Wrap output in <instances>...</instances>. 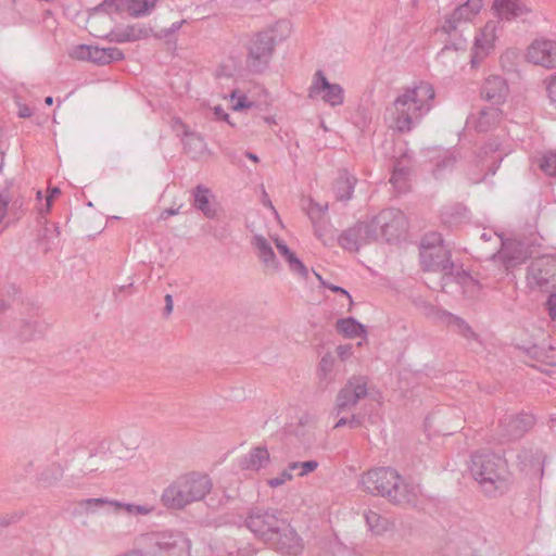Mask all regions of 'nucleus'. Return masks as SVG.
Instances as JSON below:
<instances>
[{
  "label": "nucleus",
  "instance_id": "nucleus-1",
  "mask_svg": "<svg viewBox=\"0 0 556 556\" xmlns=\"http://www.w3.org/2000/svg\"><path fill=\"white\" fill-rule=\"evenodd\" d=\"M435 91L431 84L418 81L402 89L389 109L390 128L410 132L434 105Z\"/></svg>",
  "mask_w": 556,
  "mask_h": 556
},
{
  "label": "nucleus",
  "instance_id": "nucleus-2",
  "mask_svg": "<svg viewBox=\"0 0 556 556\" xmlns=\"http://www.w3.org/2000/svg\"><path fill=\"white\" fill-rule=\"evenodd\" d=\"M361 483L366 492L388 497L393 504L415 507L419 503V485L406 482L393 468L370 469L362 475Z\"/></svg>",
  "mask_w": 556,
  "mask_h": 556
},
{
  "label": "nucleus",
  "instance_id": "nucleus-3",
  "mask_svg": "<svg viewBox=\"0 0 556 556\" xmlns=\"http://www.w3.org/2000/svg\"><path fill=\"white\" fill-rule=\"evenodd\" d=\"M292 33L288 20H279L260 31L252 34L245 43V66L252 74L265 73L274 59L276 47Z\"/></svg>",
  "mask_w": 556,
  "mask_h": 556
},
{
  "label": "nucleus",
  "instance_id": "nucleus-4",
  "mask_svg": "<svg viewBox=\"0 0 556 556\" xmlns=\"http://www.w3.org/2000/svg\"><path fill=\"white\" fill-rule=\"evenodd\" d=\"M420 262L426 270L441 271L442 290L451 281L459 285L470 279V276L451 261V251L444 244L442 236L438 232L427 233L420 243Z\"/></svg>",
  "mask_w": 556,
  "mask_h": 556
},
{
  "label": "nucleus",
  "instance_id": "nucleus-5",
  "mask_svg": "<svg viewBox=\"0 0 556 556\" xmlns=\"http://www.w3.org/2000/svg\"><path fill=\"white\" fill-rule=\"evenodd\" d=\"M212 486V480L207 475L191 471L172 481L163 490L160 500L167 509L180 510L202 501L211 492Z\"/></svg>",
  "mask_w": 556,
  "mask_h": 556
},
{
  "label": "nucleus",
  "instance_id": "nucleus-6",
  "mask_svg": "<svg viewBox=\"0 0 556 556\" xmlns=\"http://www.w3.org/2000/svg\"><path fill=\"white\" fill-rule=\"evenodd\" d=\"M470 472L488 496L505 493L509 486L506 460L498 454L482 451L471 456Z\"/></svg>",
  "mask_w": 556,
  "mask_h": 556
},
{
  "label": "nucleus",
  "instance_id": "nucleus-7",
  "mask_svg": "<svg viewBox=\"0 0 556 556\" xmlns=\"http://www.w3.org/2000/svg\"><path fill=\"white\" fill-rule=\"evenodd\" d=\"M482 8L483 0H466L444 17L440 30L447 35L448 39L441 49L440 55L450 50L459 51L466 49L467 39L464 37V31L477 17Z\"/></svg>",
  "mask_w": 556,
  "mask_h": 556
},
{
  "label": "nucleus",
  "instance_id": "nucleus-8",
  "mask_svg": "<svg viewBox=\"0 0 556 556\" xmlns=\"http://www.w3.org/2000/svg\"><path fill=\"white\" fill-rule=\"evenodd\" d=\"M527 286L531 290L547 291L556 287V256L542 255L533 260L527 270Z\"/></svg>",
  "mask_w": 556,
  "mask_h": 556
},
{
  "label": "nucleus",
  "instance_id": "nucleus-9",
  "mask_svg": "<svg viewBox=\"0 0 556 556\" xmlns=\"http://www.w3.org/2000/svg\"><path fill=\"white\" fill-rule=\"evenodd\" d=\"M370 228L378 232V239L392 242L405 232L407 222L404 213L394 207L382 210L369 222Z\"/></svg>",
  "mask_w": 556,
  "mask_h": 556
},
{
  "label": "nucleus",
  "instance_id": "nucleus-10",
  "mask_svg": "<svg viewBox=\"0 0 556 556\" xmlns=\"http://www.w3.org/2000/svg\"><path fill=\"white\" fill-rule=\"evenodd\" d=\"M308 98L319 99L330 108H338L344 103L345 91L340 84L330 83L325 73L318 70L308 87Z\"/></svg>",
  "mask_w": 556,
  "mask_h": 556
},
{
  "label": "nucleus",
  "instance_id": "nucleus-11",
  "mask_svg": "<svg viewBox=\"0 0 556 556\" xmlns=\"http://www.w3.org/2000/svg\"><path fill=\"white\" fill-rule=\"evenodd\" d=\"M282 521L283 519L278 518L274 510L254 508L247 517L245 526L255 536L266 543L270 535H276Z\"/></svg>",
  "mask_w": 556,
  "mask_h": 556
},
{
  "label": "nucleus",
  "instance_id": "nucleus-12",
  "mask_svg": "<svg viewBox=\"0 0 556 556\" xmlns=\"http://www.w3.org/2000/svg\"><path fill=\"white\" fill-rule=\"evenodd\" d=\"M368 394V378L365 376H352L338 392L334 409L337 414L354 407Z\"/></svg>",
  "mask_w": 556,
  "mask_h": 556
},
{
  "label": "nucleus",
  "instance_id": "nucleus-13",
  "mask_svg": "<svg viewBox=\"0 0 556 556\" xmlns=\"http://www.w3.org/2000/svg\"><path fill=\"white\" fill-rule=\"evenodd\" d=\"M170 127L177 137L180 138L184 152L192 160H199L208 153L204 138L197 131L190 129L179 117H173Z\"/></svg>",
  "mask_w": 556,
  "mask_h": 556
},
{
  "label": "nucleus",
  "instance_id": "nucleus-14",
  "mask_svg": "<svg viewBox=\"0 0 556 556\" xmlns=\"http://www.w3.org/2000/svg\"><path fill=\"white\" fill-rule=\"evenodd\" d=\"M378 240V232L368 223H358L344 230L338 238L339 245L350 252H356L362 247Z\"/></svg>",
  "mask_w": 556,
  "mask_h": 556
},
{
  "label": "nucleus",
  "instance_id": "nucleus-15",
  "mask_svg": "<svg viewBox=\"0 0 556 556\" xmlns=\"http://www.w3.org/2000/svg\"><path fill=\"white\" fill-rule=\"evenodd\" d=\"M528 62L552 70L556 68V40L535 39L527 49Z\"/></svg>",
  "mask_w": 556,
  "mask_h": 556
},
{
  "label": "nucleus",
  "instance_id": "nucleus-16",
  "mask_svg": "<svg viewBox=\"0 0 556 556\" xmlns=\"http://www.w3.org/2000/svg\"><path fill=\"white\" fill-rule=\"evenodd\" d=\"M500 28L498 21H489L476 36L470 60L472 67L477 66L493 49Z\"/></svg>",
  "mask_w": 556,
  "mask_h": 556
},
{
  "label": "nucleus",
  "instance_id": "nucleus-17",
  "mask_svg": "<svg viewBox=\"0 0 556 556\" xmlns=\"http://www.w3.org/2000/svg\"><path fill=\"white\" fill-rule=\"evenodd\" d=\"M266 544L273 549L289 555H298L303 549L301 538L286 520L279 526L276 535H270Z\"/></svg>",
  "mask_w": 556,
  "mask_h": 556
},
{
  "label": "nucleus",
  "instance_id": "nucleus-18",
  "mask_svg": "<svg viewBox=\"0 0 556 556\" xmlns=\"http://www.w3.org/2000/svg\"><path fill=\"white\" fill-rule=\"evenodd\" d=\"M529 256L528 247L518 240H504L501 249L492 254V260L501 262L506 269L522 264Z\"/></svg>",
  "mask_w": 556,
  "mask_h": 556
},
{
  "label": "nucleus",
  "instance_id": "nucleus-19",
  "mask_svg": "<svg viewBox=\"0 0 556 556\" xmlns=\"http://www.w3.org/2000/svg\"><path fill=\"white\" fill-rule=\"evenodd\" d=\"M533 425L534 417L528 413L505 416L500 424L507 441L521 438Z\"/></svg>",
  "mask_w": 556,
  "mask_h": 556
},
{
  "label": "nucleus",
  "instance_id": "nucleus-20",
  "mask_svg": "<svg viewBox=\"0 0 556 556\" xmlns=\"http://www.w3.org/2000/svg\"><path fill=\"white\" fill-rule=\"evenodd\" d=\"M481 96L492 105L498 106L505 102L508 96V85L501 76H489L482 85Z\"/></svg>",
  "mask_w": 556,
  "mask_h": 556
},
{
  "label": "nucleus",
  "instance_id": "nucleus-21",
  "mask_svg": "<svg viewBox=\"0 0 556 556\" xmlns=\"http://www.w3.org/2000/svg\"><path fill=\"white\" fill-rule=\"evenodd\" d=\"M502 117V111L498 106H486L479 111L478 115H470L467 119L469 125H472L476 130L484 132L493 128Z\"/></svg>",
  "mask_w": 556,
  "mask_h": 556
},
{
  "label": "nucleus",
  "instance_id": "nucleus-22",
  "mask_svg": "<svg viewBox=\"0 0 556 556\" xmlns=\"http://www.w3.org/2000/svg\"><path fill=\"white\" fill-rule=\"evenodd\" d=\"M149 36V29L140 24L121 26L112 29L105 38L111 42L125 43L137 41Z\"/></svg>",
  "mask_w": 556,
  "mask_h": 556
},
{
  "label": "nucleus",
  "instance_id": "nucleus-23",
  "mask_svg": "<svg viewBox=\"0 0 556 556\" xmlns=\"http://www.w3.org/2000/svg\"><path fill=\"white\" fill-rule=\"evenodd\" d=\"M269 452L264 446H256L239 460L242 470L258 471L269 463Z\"/></svg>",
  "mask_w": 556,
  "mask_h": 556
},
{
  "label": "nucleus",
  "instance_id": "nucleus-24",
  "mask_svg": "<svg viewBox=\"0 0 556 556\" xmlns=\"http://www.w3.org/2000/svg\"><path fill=\"white\" fill-rule=\"evenodd\" d=\"M193 207L201 211L203 215L210 219L217 216V210L211 204L213 198L211 190L204 185H198L192 190Z\"/></svg>",
  "mask_w": 556,
  "mask_h": 556
},
{
  "label": "nucleus",
  "instance_id": "nucleus-25",
  "mask_svg": "<svg viewBox=\"0 0 556 556\" xmlns=\"http://www.w3.org/2000/svg\"><path fill=\"white\" fill-rule=\"evenodd\" d=\"M493 9L501 20H513L528 13L521 0H494Z\"/></svg>",
  "mask_w": 556,
  "mask_h": 556
},
{
  "label": "nucleus",
  "instance_id": "nucleus-26",
  "mask_svg": "<svg viewBox=\"0 0 556 556\" xmlns=\"http://www.w3.org/2000/svg\"><path fill=\"white\" fill-rule=\"evenodd\" d=\"M440 320L445 323L448 327H453L455 331H457L460 336H463L468 341L478 340V334L472 330V328L468 325L466 320L463 318L453 315L446 311H440L438 314Z\"/></svg>",
  "mask_w": 556,
  "mask_h": 556
},
{
  "label": "nucleus",
  "instance_id": "nucleus-27",
  "mask_svg": "<svg viewBox=\"0 0 556 556\" xmlns=\"http://www.w3.org/2000/svg\"><path fill=\"white\" fill-rule=\"evenodd\" d=\"M252 244L256 248L257 255L264 265L273 270H277L279 263L269 241L261 235H255Z\"/></svg>",
  "mask_w": 556,
  "mask_h": 556
},
{
  "label": "nucleus",
  "instance_id": "nucleus-28",
  "mask_svg": "<svg viewBox=\"0 0 556 556\" xmlns=\"http://www.w3.org/2000/svg\"><path fill=\"white\" fill-rule=\"evenodd\" d=\"M357 182V179L354 175L350 174L348 170H341L339 177L334 184V193L336 198L339 201H349L352 199L354 193V188Z\"/></svg>",
  "mask_w": 556,
  "mask_h": 556
},
{
  "label": "nucleus",
  "instance_id": "nucleus-29",
  "mask_svg": "<svg viewBox=\"0 0 556 556\" xmlns=\"http://www.w3.org/2000/svg\"><path fill=\"white\" fill-rule=\"evenodd\" d=\"M124 58V52L118 48L91 46V62L97 65H106L115 61H121Z\"/></svg>",
  "mask_w": 556,
  "mask_h": 556
},
{
  "label": "nucleus",
  "instance_id": "nucleus-30",
  "mask_svg": "<svg viewBox=\"0 0 556 556\" xmlns=\"http://www.w3.org/2000/svg\"><path fill=\"white\" fill-rule=\"evenodd\" d=\"M336 328L340 333L349 339L362 337L366 340L367 338V330L365 326L353 317L338 319Z\"/></svg>",
  "mask_w": 556,
  "mask_h": 556
},
{
  "label": "nucleus",
  "instance_id": "nucleus-31",
  "mask_svg": "<svg viewBox=\"0 0 556 556\" xmlns=\"http://www.w3.org/2000/svg\"><path fill=\"white\" fill-rule=\"evenodd\" d=\"M178 539H181V534L173 531L154 532L149 535L150 542L161 551H167L176 546Z\"/></svg>",
  "mask_w": 556,
  "mask_h": 556
},
{
  "label": "nucleus",
  "instance_id": "nucleus-32",
  "mask_svg": "<svg viewBox=\"0 0 556 556\" xmlns=\"http://www.w3.org/2000/svg\"><path fill=\"white\" fill-rule=\"evenodd\" d=\"M336 357L327 353L325 354L318 365V377L321 382L329 384L336 380L334 374Z\"/></svg>",
  "mask_w": 556,
  "mask_h": 556
},
{
  "label": "nucleus",
  "instance_id": "nucleus-33",
  "mask_svg": "<svg viewBox=\"0 0 556 556\" xmlns=\"http://www.w3.org/2000/svg\"><path fill=\"white\" fill-rule=\"evenodd\" d=\"M48 329V324L42 320L25 321L20 330V336L23 340L29 341L40 338Z\"/></svg>",
  "mask_w": 556,
  "mask_h": 556
},
{
  "label": "nucleus",
  "instance_id": "nucleus-34",
  "mask_svg": "<svg viewBox=\"0 0 556 556\" xmlns=\"http://www.w3.org/2000/svg\"><path fill=\"white\" fill-rule=\"evenodd\" d=\"M156 0H121L122 5L135 17L149 14Z\"/></svg>",
  "mask_w": 556,
  "mask_h": 556
},
{
  "label": "nucleus",
  "instance_id": "nucleus-35",
  "mask_svg": "<svg viewBox=\"0 0 556 556\" xmlns=\"http://www.w3.org/2000/svg\"><path fill=\"white\" fill-rule=\"evenodd\" d=\"M364 518L369 530L375 534H382L389 529V520L371 509L364 511Z\"/></svg>",
  "mask_w": 556,
  "mask_h": 556
},
{
  "label": "nucleus",
  "instance_id": "nucleus-36",
  "mask_svg": "<svg viewBox=\"0 0 556 556\" xmlns=\"http://www.w3.org/2000/svg\"><path fill=\"white\" fill-rule=\"evenodd\" d=\"M536 164L539 168L546 175V176H555L556 175V152L553 151H546L542 153L536 159Z\"/></svg>",
  "mask_w": 556,
  "mask_h": 556
},
{
  "label": "nucleus",
  "instance_id": "nucleus-37",
  "mask_svg": "<svg viewBox=\"0 0 556 556\" xmlns=\"http://www.w3.org/2000/svg\"><path fill=\"white\" fill-rule=\"evenodd\" d=\"M408 176V169L406 167H402L396 165L392 172L390 182L397 189L399 192H402L406 189V180Z\"/></svg>",
  "mask_w": 556,
  "mask_h": 556
},
{
  "label": "nucleus",
  "instance_id": "nucleus-38",
  "mask_svg": "<svg viewBox=\"0 0 556 556\" xmlns=\"http://www.w3.org/2000/svg\"><path fill=\"white\" fill-rule=\"evenodd\" d=\"M466 208L463 205H456L452 208H445L441 213V218L445 224H456L465 217Z\"/></svg>",
  "mask_w": 556,
  "mask_h": 556
},
{
  "label": "nucleus",
  "instance_id": "nucleus-39",
  "mask_svg": "<svg viewBox=\"0 0 556 556\" xmlns=\"http://www.w3.org/2000/svg\"><path fill=\"white\" fill-rule=\"evenodd\" d=\"M289 468L291 471L298 470L299 477H305L309 472H313L318 468V462L316 460H306V462H291L289 463Z\"/></svg>",
  "mask_w": 556,
  "mask_h": 556
},
{
  "label": "nucleus",
  "instance_id": "nucleus-40",
  "mask_svg": "<svg viewBox=\"0 0 556 556\" xmlns=\"http://www.w3.org/2000/svg\"><path fill=\"white\" fill-rule=\"evenodd\" d=\"M154 506L149 504L125 503L124 510L129 516H148L154 511Z\"/></svg>",
  "mask_w": 556,
  "mask_h": 556
},
{
  "label": "nucleus",
  "instance_id": "nucleus-41",
  "mask_svg": "<svg viewBox=\"0 0 556 556\" xmlns=\"http://www.w3.org/2000/svg\"><path fill=\"white\" fill-rule=\"evenodd\" d=\"M63 477V469L60 465H52L50 468L40 473V480L45 483L51 484L59 481Z\"/></svg>",
  "mask_w": 556,
  "mask_h": 556
},
{
  "label": "nucleus",
  "instance_id": "nucleus-42",
  "mask_svg": "<svg viewBox=\"0 0 556 556\" xmlns=\"http://www.w3.org/2000/svg\"><path fill=\"white\" fill-rule=\"evenodd\" d=\"M286 261L288 262L289 268L292 273L299 275L301 278H307V267L303 264V262L300 258H298V256L294 253Z\"/></svg>",
  "mask_w": 556,
  "mask_h": 556
},
{
  "label": "nucleus",
  "instance_id": "nucleus-43",
  "mask_svg": "<svg viewBox=\"0 0 556 556\" xmlns=\"http://www.w3.org/2000/svg\"><path fill=\"white\" fill-rule=\"evenodd\" d=\"M71 56L76 60L90 61L91 62V46L79 45L72 49Z\"/></svg>",
  "mask_w": 556,
  "mask_h": 556
},
{
  "label": "nucleus",
  "instance_id": "nucleus-44",
  "mask_svg": "<svg viewBox=\"0 0 556 556\" xmlns=\"http://www.w3.org/2000/svg\"><path fill=\"white\" fill-rule=\"evenodd\" d=\"M293 476H292V471L291 469L289 468V466L283 469L278 477H275V478H270L267 480V484L270 486V488H278L282 484H285L287 481H290L292 480Z\"/></svg>",
  "mask_w": 556,
  "mask_h": 556
},
{
  "label": "nucleus",
  "instance_id": "nucleus-45",
  "mask_svg": "<svg viewBox=\"0 0 556 556\" xmlns=\"http://www.w3.org/2000/svg\"><path fill=\"white\" fill-rule=\"evenodd\" d=\"M23 513L21 511H9L0 515V528H7L21 520Z\"/></svg>",
  "mask_w": 556,
  "mask_h": 556
},
{
  "label": "nucleus",
  "instance_id": "nucleus-46",
  "mask_svg": "<svg viewBox=\"0 0 556 556\" xmlns=\"http://www.w3.org/2000/svg\"><path fill=\"white\" fill-rule=\"evenodd\" d=\"M108 497H97V498H86L83 500L79 505L80 507L86 508L87 510L94 511V508L106 505Z\"/></svg>",
  "mask_w": 556,
  "mask_h": 556
},
{
  "label": "nucleus",
  "instance_id": "nucleus-47",
  "mask_svg": "<svg viewBox=\"0 0 556 556\" xmlns=\"http://www.w3.org/2000/svg\"><path fill=\"white\" fill-rule=\"evenodd\" d=\"M455 163V157L453 155H445L443 160L437 164L435 169L433 170V175L439 178L443 168L452 167Z\"/></svg>",
  "mask_w": 556,
  "mask_h": 556
},
{
  "label": "nucleus",
  "instance_id": "nucleus-48",
  "mask_svg": "<svg viewBox=\"0 0 556 556\" xmlns=\"http://www.w3.org/2000/svg\"><path fill=\"white\" fill-rule=\"evenodd\" d=\"M337 354L342 362H345L353 355L352 344H341L337 348Z\"/></svg>",
  "mask_w": 556,
  "mask_h": 556
},
{
  "label": "nucleus",
  "instance_id": "nucleus-49",
  "mask_svg": "<svg viewBox=\"0 0 556 556\" xmlns=\"http://www.w3.org/2000/svg\"><path fill=\"white\" fill-rule=\"evenodd\" d=\"M480 239L484 242H488V241H491L492 239H495L496 241V244H498L500 247L502 245V242H504V239L502 238L501 235H498L497 232L493 231V230H484L481 232L480 235Z\"/></svg>",
  "mask_w": 556,
  "mask_h": 556
},
{
  "label": "nucleus",
  "instance_id": "nucleus-50",
  "mask_svg": "<svg viewBox=\"0 0 556 556\" xmlns=\"http://www.w3.org/2000/svg\"><path fill=\"white\" fill-rule=\"evenodd\" d=\"M546 90L551 104L556 109V76L548 81Z\"/></svg>",
  "mask_w": 556,
  "mask_h": 556
},
{
  "label": "nucleus",
  "instance_id": "nucleus-51",
  "mask_svg": "<svg viewBox=\"0 0 556 556\" xmlns=\"http://www.w3.org/2000/svg\"><path fill=\"white\" fill-rule=\"evenodd\" d=\"M546 309L548 312L549 317L553 320H556V292L549 294L546 301Z\"/></svg>",
  "mask_w": 556,
  "mask_h": 556
},
{
  "label": "nucleus",
  "instance_id": "nucleus-52",
  "mask_svg": "<svg viewBox=\"0 0 556 556\" xmlns=\"http://www.w3.org/2000/svg\"><path fill=\"white\" fill-rule=\"evenodd\" d=\"M278 252L287 260L293 252L289 249L285 241L277 239L275 241Z\"/></svg>",
  "mask_w": 556,
  "mask_h": 556
},
{
  "label": "nucleus",
  "instance_id": "nucleus-53",
  "mask_svg": "<svg viewBox=\"0 0 556 556\" xmlns=\"http://www.w3.org/2000/svg\"><path fill=\"white\" fill-rule=\"evenodd\" d=\"M251 105H252V103L248 101L247 97L241 96L238 98V100L236 102L232 103V109L235 111H239L242 109L250 108Z\"/></svg>",
  "mask_w": 556,
  "mask_h": 556
},
{
  "label": "nucleus",
  "instance_id": "nucleus-54",
  "mask_svg": "<svg viewBox=\"0 0 556 556\" xmlns=\"http://www.w3.org/2000/svg\"><path fill=\"white\" fill-rule=\"evenodd\" d=\"M214 116L218 121H225L230 124L229 115L225 112V110L220 105H216L213 110Z\"/></svg>",
  "mask_w": 556,
  "mask_h": 556
},
{
  "label": "nucleus",
  "instance_id": "nucleus-55",
  "mask_svg": "<svg viewBox=\"0 0 556 556\" xmlns=\"http://www.w3.org/2000/svg\"><path fill=\"white\" fill-rule=\"evenodd\" d=\"M324 286L326 288H328L329 290L336 292V293H341V294L345 295L346 299L350 301V303H352L351 294L345 289H343L342 287L334 286V285H331V283H325V282H324Z\"/></svg>",
  "mask_w": 556,
  "mask_h": 556
},
{
  "label": "nucleus",
  "instance_id": "nucleus-56",
  "mask_svg": "<svg viewBox=\"0 0 556 556\" xmlns=\"http://www.w3.org/2000/svg\"><path fill=\"white\" fill-rule=\"evenodd\" d=\"M364 416L357 414L352 415L351 418H349V427L350 428H358L363 425Z\"/></svg>",
  "mask_w": 556,
  "mask_h": 556
},
{
  "label": "nucleus",
  "instance_id": "nucleus-57",
  "mask_svg": "<svg viewBox=\"0 0 556 556\" xmlns=\"http://www.w3.org/2000/svg\"><path fill=\"white\" fill-rule=\"evenodd\" d=\"M185 21L174 22L167 29L163 30L164 36L176 33L180 29Z\"/></svg>",
  "mask_w": 556,
  "mask_h": 556
},
{
  "label": "nucleus",
  "instance_id": "nucleus-58",
  "mask_svg": "<svg viewBox=\"0 0 556 556\" xmlns=\"http://www.w3.org/2000/svg\"><path fill=\"white\" fill-rule=\"evenodd\" d=\"M173 312V296L170 294L165 295V307L164 314L169 315Z\"/></svg>",
  "mask_w": 556,
  "mask_h": 556
},
{
  "label": "nucleus",
  "instance_id": "nucleus-59",
  "mask_svg": "<svg viewBox=\"0 0 556 556\" xmlns=\"http://www.w3.org/2000/svg\"><path fill=\"white\" fill-rule=\"evenodd\" d=\"M106 505L114 507L115 511L124 510L125 503L116 500L108 498Z\"/></svg>",
  "mask_w": 556,
  "mask_h": 556
},
{
  "label": "nucleus",
  "instance_id": "nucleus-60",
  "mask_svg": "<svg viewBox=\"0 0 556 556\" xmlns=\"http://www.w3.org/2000/svg\"><path fill=\"white\" fill-rule=\"evenodd\" d=\"M179 214V207L177 208H166L164 210L162 213H161V218L162 219H166L168 218L169 216H174V215H177Z\"/></svg>",
  "mask_w": 556,
  "mask_h": 556
},
{
  "label": "nucleus",
  "instance_id": "nucleus-61",
  "mask_svg": "<svg viewBox=\"0 0 556 556\" xmlns=\"http://www.w3.org/2000/svg\"><path fill=\"white\" fill-rule=\"evenodd\" d=\"M343 426H349V418L341 417L336 424L334 428H341Z\"/></svg>",
  "mask_w": 556,
  "mask_h": 556
},
{
  "label": "nucleus",
  "instance_id": "nucleus-62",
  "mask_svg": "<svg viewBox=\"0 0 556 556\" xmlns=\"http://www.w3.org/2000/svg\"><path fill=\"white\" fill-rule=\"evenodd\" d=\"M18 115H20L21 117H29V116L31 115V111H30V109H29V108H26V106H25V108H23V109H21V110H20Z\"/></svg>",
  "mask_w": 556,
  "mask_h": 556
},
{
  "label": "nucleus",
  "instance_id": "nucleus-63",
  "mask_svg": "<svg viewBox=\"0 0 556 556\" xmlns=\"http://www.w3.org/2000/svg\"><path fill=\"white\" fill-rule=\"evenodd\" d=\"M60 193V190L58 188H54L52 189L50 195L47 198V206L48 208L50 207V204H51V200L52 198L55 195V194H59Z\"/></svg>",
  "mask_w": 556,
  "mask_h": 556
},
{
  "label": "nucleus",
  "instance_id": "nucleus-64",
  "mask_svg": "<svg viewBox=\"0 0 556 556\" xmlns=\"http://www.w3.org/2000/svg\"><path fill=\"white\" fill-rule=\"evenodd\" d=\"M551 429L556 433V416H552L549 419Z\"/></svg>",
  "mask_w": 556,
  "mask_h": 556
}]
</instances>
